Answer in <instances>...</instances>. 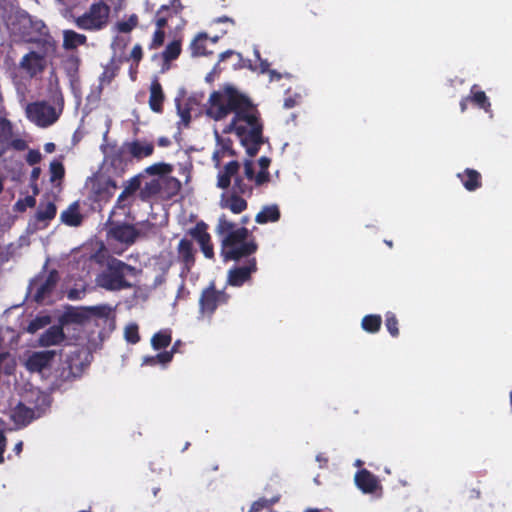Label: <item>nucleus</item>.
Masks as SVG:
<instances>
[{
    "mask_svg": "<svg viewBox=\"0 0 512 512\" xmlns=\"http://www.w3.org/2000/svg\"><path fill=\"white\" fill-rule=\"evenodd\" d=\"M10 147H12L13 149L18 150V151H23L26 149L27 143L25 140H23L21 138H13V136L11 135Z\"/></svg>",
    "mask_w": 512,
    "mask_h": 512,
    "instance_id": "603ef678",
    "label": "nucleus"
},
{
    "mask_svg": "<svg viewBox=\"0 0 512 512\" xmlns=\"http://www.w3.org/2000/svg\"><path fill=\"white\" fill-rule=\"evenodd\" d=\"M356 486L363 493H374L380 488L379 480L376 476L366 469H362L355 474Z\"/></svg>",
    "mask_w": 512,
    "mask_h": 512,
    "instance_id": "dca6fc26",
    "label": "nucleus"
},
{
    "mask_svg": "<svg viewBox=\"0 0 512 512\" xmlns=\"http://www.w3.org/2000/svg\"><path fill=\"white\" fill-rule=\"evenodd\" d=\"M235 54L234 51L232 50H227L225 52H222L220 55H219V61H224L226 60L228 57H230L231 55Z\"/></svg>",
    "mask_w": 512,
    "mask_h": 512,
    "instance_id": "e2e57ef3",
    "label": "nucleus"
},
{
    "mask_svg": "<svg viewBox=\"0 0 512 512\" xmlns=\"http://www.w3.org/2000/svg\"><path fill=\"white\" fill-rule=\"evenodd\" d=\"M253 53L256 60L259 62V65H254L251 60H246L244 61L243 64L244 67H247L251 71H259L261 74L268 72L270 76V81L279 80L281 78V75L277 71L269 70V62L266 59L261 58L260 52L257 47H254Z\"/></svg>",
    "mask_w": 512,
    "mask_h": 512,
    "instance_id": "aec40b11",
    "label": "nucleus"
},
{
    "mask_svg": "<svg viewBox=\"0 0 512 512\" xmlns=\"http://www.w3.org/2000/svg\"><path fill=\"white\" fill-rule=\"evenodd\" d=\"M110 7L104 2L93 3L87 11L75 19L78 28L87 31H99L109 22Z\"/></svg>",
    "mask_w": 512,
    "mask_h": 512,
    "instance_id": "0eeeda50",
    "label": "nucleus"
},
{
    "mask_svg": "<svg viewBox=\"0 0 512 512\" xmlns=\"http://www.w3.org/2000/svg\"><path fill=\"white\" fill-rule=\"evenodd\" d=\"M124 337L127 342L136 344L139 341L138 326L135 323L128 324L124 329Z\"/></svg>",
    "mask_w": 512,
    "mask_h": 512,
    "instance_id": "ea45409f",
    "label": "nucleus"
},
{
    "mask_svg": "<svg viewBox=\"0 0 512 512\" xmlns=\"http://www.w3.org/2000/svg\"><path fill=\"white\" fill-rule=\"evenodd\" d=\"M58 281L56 271L34 278L28 286V296L39 304L50 302V296Z\"/></svg>",
    "mask_w": 512,
    "mask_h": 512,
    "instance_id": "6e6552de",
    "label": "nucleus"
},
{
    "mask_svg": "<svg viewBox=\"0 0 512 512\" xmlns=\"http://www.w3.org/2000/svg\"><path fill=\"white\" fill-rule=\"evenodd\" d=\"M89 310L96 316L99 317H109L112 313V309L108 305H99V306H92L89 308Z\"/></svg>",
    "mask_w": 512,
    "mask_h": 512,
    "instance_id": "a18cd8bd",
    "label": "nucleus"
},
{
    "mask_svg": "<svg viewBox=\"0 0 512 512\" xmlns=\"http://www.w3.org/2000/svg\"><path fill=\"white\" fill-rule=\"evenodd\" d=\"M215 22H216V23H231V24H233V23H234L233 19H231V18H230V17H228V16H221V17H218V18H216V19H215Z\"/></svg>",
    "mask_w": 512,
    "mask_h": 512,
    "instance_id": "680f3d73",
    "label": "nucleus"
},
{
    "mask_svg": "<svg viewBox=\"0 0 512 512\" xmlns=\"http://www.w3.org/2000/svg\"><path fill=\"white\" fill-rule=\"evenodd\" d=\"M244 174L245 177L256 184V175L254 169V162L252 160H246L244 162Z\"/></svg>",
    "mask_w": 512,
    "mask_h": 512,
    "instance_id": "49530a36",
    "label": "nucleus"
},
{
    "mask_svg": "<svg viewBox=\"0 0 512 512\" xmlns=\"http://www.w3.org/2000/svg\"><path fill=\"white\" fill-rule=\"evenodd\" d=\"M111 123H112V120L109 117H106V119H105V127L106 128H105V131L103 132V136H102L103 143L101 145V150L103 153H106V142H107L108 133L110 130Z\"/></svg>",
    "mask_w": 512,
    "mask_h": 512,
    "instance_id": "864d4df0",
    "label": "nucleus"
},
{
    "mask_svg": "<svg viewBox=\"0 0 512 512\" xmlns=\"http://www.w3.org/2000/svg\"><path fill=\"white\" fill-rule=\"evenodd\" d=\"M61 221L68 226H78L82 221L78 203H72L60 215Z\"/></svg>",
    "mask_w": 512,
    "mask_h": 512,
    "instance_id": "bb28decb",
    "label": "nucleus"
},
{
    "mask_svg": "<svg viewBox=\"0 0 512 512\" xmlns=\"http://www.w3.org/2000/svg\"><path fill=\"white\" fill-rule=\"evenodd\" d=\"M0 18L16 39L33 42L46 34L44 22L15 7L12 0H0Z\"/></svg>",
    "mask_w": 512,
    "mask_h": 512,
    "instance_id": "f03ea898",
    "label": "nucleus"
},
{
    "mask_svg": "<svg viewBox=\"0 0 512 512\" xmlns=\"http://www.w3.org/2000/svg\"><path fill=\"white\" fill-rule=\"evenodd\" d=\"M229 296L223 290H216L214 285L203 290L199 299L200 312L210 317L218 306L227 303Z\"/></svg>",
    "mask_w": 512,
    "mask_h": 512,
    "instance_id": "9b49d317",
    "label": "nucleus"
},
{
    "mask_svg": "<svg viewBox=\"0 0 512 512\" xmlns=\"http://www.w3.org/2000/svg\"><path fill=\"white\" fill-rule=\"evenodd\" d=\"M65 339L63 327L55 325L49 327L39 338V344L43 347H49L61 344Z\"/></svg>",
    "mask_w": 512,
    "mask_h": 512,
    "instance_id": "412c9836",
    "label": "nucleus"
},
{
    "mask_svg": "<svg viewBox=\"0 0 512 512\" xmlns=\"http://www.w3.org/2000/svg\"><path fill=\"white\" fill-rule=\"evenodd\" d=\"M280 218V210L276 204L263 206L257 213L255 221L258 224H266L268 222H277Z\"/></svg>",
    "mask_w": 512,
    "mask_h": 512,
    "instance_id": "393cba45",
    "label": "nucleus"
},
{
    "mask_svg": "<svg viewBox=\"0 0 512 512\" xmlns=\"http://www.w3.org/2000/svg\"><path fill=\"white\" fill-rule=\"evenodd\" d=\"M36 203V200L33 196H27L23 200H19L16 202V208L19 211L25 210L27 207H33Z\"/></svg>",
    "mask_w": 512,
    "mask_h": 512,
    "instance_id": "8fccbe9b",
    "label": "nucleus"
},
{
    "mask_svg": "<svg viewBox=\"0 0 512 512\" xmlns=\"http://www.w3.org/2000/svg\"><path fill=\"white\" fill-rule=\"evenodd\" d=\"M297 104H298L297 98L289 97V98H286L285 101H284V107L288 108V109L289 108H293Z\"/></svg>",
    "mask_w": 512,
    "mask_h": 512,
    "instance_id": "052dcab7",
    "label": "nucleus"
},
{
    "mask_svg": "<svg viewBox=\"0 0 512 512\" xmlns=\"http://www.w3.org/2000/svg\"><path fill=\"white\" fill-rule=\"evenodd\" d=\"M138 270L121 260L112 258L108 260L106 268L97 275L96 283L99 287L109 291H119L132 287L130 281L137 275Z\"/></svg>",
    "mask_w": 512,
    "mask_h": 512,
    "instance_id": "20e7f679",
    "label": "nucleus"
},
{
    "mask_svg": "<svg viewBox=\"0 0 512 512\" xmlns=\"http://www.w3.org/2000/svg\"><path fill=\"white\" fill-rule=\"evenodd\" d=\"M48 323H49V317H46V316L37 317L29 323L27 330L30 333H35L39 329L45 327Z\"/></svg>",
    "mask_w": 512,
    "mask_h": 512,
    "instance_id": "79ce46f5",
    "label": "nucleus"
},
{
    "mask_svg": "<svg viewBox=\"0 0 512 512\" xmlns=\"http://www.w3.org/2000/svg\"><path fill=\"white\" fill-rule=\"evenodd\" d=\"M382 325V317L378 314L365 315L361 320V328L370 334L377 333Z\"/></svg>",
    "mask_w": 512,
    "mask_h": 512,
    "instance_id": "c85d7f7f",
    "label": "nucleus"
},
{
    "mask_svg": "<svg viewBox=\"0 0 512 512\" xmlns=\"http://www.w3.org/2000/svg\"><path fill=\"white\" fill-rule=\"evenodd\" d=\"M163 100L162 86L157 79H154L150 86L149 106L151 110L157 113L161 112Z\"/></svg>",
    "mask_w": 512,
    "mask_h": 512,
    "instance_id": "5701e85b",
    "label": "nucleus"
},
{
    "mask_svg": "<svg viewBox=\"0 0 512 512\" xmlns=\"http://www.w3.org/2000/svg\"><path fill=\"white\" fill-rule=\"evenodd\" d=\"M140 232L130 224H112L108 231L111 240H115L125 246L132 245L139 237Z\"/></svg>",
    "mask_w": 512,
    "mask_h": 512,
    "instance_id": "4468645a",
    "label": "nucleus"
},
{
    "mask_svg": "<svg viewBox=\"0 0 512 512\" xmlns=\"http://www.w3.org/2000/svg\"><path fill=\"white\" fill-rule=\"evenodd\" d=\"M216 233L221 237L222 254L227 260H239L257 250L255 241L249 239L248 229L237 227L225 215L219 217Z\"/></svg>",
    "mask_w": 512,
    "mask_h": 512,
    "instance_id": "7ed1b4c3",
    "label": "nucleus"
},
{
    "mask_svg": "<svg viewBox=\"0 0 512 512\" xmlns=\"http://www.w3.org/2000/svg\"><path fill=\"white\" fill-rule=\"evenodd\" d=\"M22 448H23V442L22 441H18L14 448H13V451L16 453V455H19L22 451Z\"/></svg>",
    "mask_w": 512,
    "mask_h": 512,
    "instance_id": "338daca9",
    "label": "nucleus"
},
{
    "mask_svg": "<svg viewBox=\"0 0 512 512\" xmlns=\"http://www.w3.org/2000/svg\"><path fill=\"white\" fill-rule=\"evenodd\" d=\"M11 124L6 119H0V156L10 147Z\"/></svg>",
    "mask_w": 512,
    "mask_h": 512,
    "instance_id": "c756f323",
    "label": "nucleus"
},
{
    "mask_svg": "<svg viewBox=\"0 0 512 512\" xmlns=\"http://www.w3.org/2000/svg\"><path fill=\"white\" fill-rule=\"evenodd\" d=\"M178 257L184 263V269L189 271L194 263V254L191 241L187 239L180 240L178 244Z\"/></svg>",
    "mask_w": 512,
    "mask_h": 512,
    "instance_id": "a878e982",
    "label": "nucleus"
},
{
    "mask_svg": "<svg viewBox=\"0 0 512 512\" xmlns=\"http://www.w3.org/2000/svg\"><path fill=\"white\" fill-rule=\"evenodd\" d=\"M164 32L160 29H157L155 32H154V36H153V46H160L163 41H164Z\"/></svg>",
    "mask_w": 512,
    "mask_h": 512,
    "instance_id": "bf43d9fd",
    "label": "nucleus"
},
{
    "mask_svg": "<svg viewBox=\"0 0 512 512\" xmlns=\"http://www.w3.org/2000/svg\"><path fill=\"white\" fill-rule=\"evenodd\" d=\"M50 180L52 182H55L57 180H60L64 176V167L61 161L59 160H53L50 163Z\"/></svg>",
    "mask_w": 512,
    "mask_h": 512,
    "instance_id": "58836bf2",
    "label": "nucleus"
},
{
    "mask_svg": "<svg viewBox=\"0 0 512 512\" xmlns=\"http://www.w3.org/2000/svg\"><path fill=\"white\" fill-rule=\"evenodd\" d=\"M19 66L30 77H33L44 70L46 59L43 54L31 51L22 57Z\"/></svg>",
    "mask_w": 512,
    "mask_h": 512,
    "instance_id": "2eb2a0df",
    "label": "nucleus"
},
{
    "mask_svg": "<svg viewBox=\"0 0 512 512\" xmlns=\"http://www.w3.org/2000/svg\"><path fill=\"white\" fill-rule=\"evenodd\" d=\"M456 176L469 192H474L482 186V176L475 169L466 168L464 171L457 173Z\"/></svg>",
    "mask_w": 512,
    "mask_h": 512,
    "instance_id": "a211bd4d",
    "label": "nucleus"
},
{
    "mask_svg": "<svg viewBox=\"0 0 512 512\" xmlns=\"http://www.w3.org/2000/svg\"><path fill=\"white\" fill-rule=\"evenodd\" d=\"M138 23V17L135 14L129 16L127 20H122L117 22L116 30L121 33H129L131 32Z\"/></svg>",
    "mask_w": 512,
    "mask_h": 512,
    "instance_id": "f704fd0d",
    "label": "nucleus"
},
{
    "mask_svg": "<svg viewBox=\"0 0 512 512\" xmlns=\"http://www.w3.org/2000/svg\"><path fill=\"white\" fill-rule=\"evenodd\" d=\"M469 102H470V99H468V96H466L465 98H463L460 101V109H461L462 112L466 111L467 105H468Z\"/></svg>",
    "mask_w": 512,
    "mask_h": 512,
    "instance_id": "69168bd1",
    "label": "nucleus"
},
{
    "mask_svg": "<svg viewBox=\"0 0 512 512\" xmlns=\"http://www.w3.org/2000/svg\"><path fill=\"white\" fill-rule=\"evenodd\" d=\"M277 501L278 497H273L271 499L260 498L252 503L249 512H261L265 509H269Z\"/></svg>",
    "mask_w": 512,
    "mask_h": 512,
    "instance_id": "c9c22d12",
    "label": "nucleus"
},
{
    "mask_svg": "<svg viewBox=\"0 0 512 512\" xmlns=\"http://www.w3.org/2000/svg\"><path fill=\"white\" fill-rule=\"evenodd\" d=\"M173 358V351H165L155 356H145L142 365L155 366L157 364L166 365Z\"/></svg>",
    "mask_w": 512,
    "mask_h": 512,
    "instance_id": "2f4dec72",
    "label": "nucleus"
},
{
    "mask_svg": "<svg viewBox=\"0 0 512 512\" xmlns=\"http://www.w3.org/2000/svg\"><path fill=\"white\" fill-rule=\"evenodd\" d=\"M85 294V288L83 285H77L76 287L70 289L67 293V297L70 300H79L81 299Z\"/></svg>",
    "mask_w": 512,
    "mask_h": 512,
    "instance_id": "de8ad7c7",
    "label": "nucleus"
},
{
    "mask_svg": "<svg viewBox=\"0 0 512 512\" xmlns=\"http://www.w3.org/2000/svg\"><path fill=\"white\" fill-rule=\"evenodd\" d=\"M190 234L199 244H204L205 241H210V235L206 232V226L203 223L197 224L195 228L191 229Z\"/></svg>",
    "mask_w": 512,
    "mask_h": 512,
    "instance_id": "4c0bfd02",
    "label": "nucleus"
},
{
    "mask_svg": "<svg viewBox=\"0 0 512 512\" xmlns=\"http://www.w3.org/2000/svg\"><path fill=\"white\" fill-rule=\"evenodd\" d=\"M29 121L41 128L53 125L62 113V104L52 105L46 101L30 103L25 108Z\"/></svg>",
    "mask_w": 512,
    "mask_h": 512,
    "instance_id": "423d86ee",
    "label": "nucleus"
},
{
    "mask_svg": "<svg viewBox=\"0 0 512 512\" xmlns=\"http://www.w3.org/2000/svg\"><path fill=\"white\" fill-rule=\"evenodd\" d=\"M9 417L17 428H21L28 425L35 415L33 409L19 403L10 410Z\"/></svg>",
    "mask_w": 512,
    "mask_h": 512,
    "instance_id": "f3484780",
    "label": "nucleus"
},
{
    "mask_svg": "<svg viewBox=\"0 0 512 512\" xmlns=\"http://www.w3.org/2000/svg\"><path fill=\"white\" fill-rule=\"evenodd\" d=\"M206 38L205 35L203 34H200L198 35L195 40L192 42V50H193V54L194 55H203L205 54V51H204V48L202 47L201 45V41L204 40Z\"/></svg>",
    "mask_w": 512,
    "mask_h": 512,
    "instance_id": "09e8293b",
    "label": "nucleus"
},
{
    "mask_svg": "<svg viewBox=\"0 0 512 512\" xmlns=\"http://www.w3.org/2000/svg\"><path fill=\"white\" fill-rule=\"evenodd\" d=\"M468 99L474 106L487 113L490 118L493 117L491 102L486 93L479 89L478 85L475 84L471 87Z\"/></svg>",
    "mask_w": 512,
    "mask_h": 512,
    "instance_id": "6ab92c4d",
    "label": "nucleus"
},
{
    "mask_svg": "<svg viewBox=\"0 0 512 512\" xmlns=\"http://www.w3.org/2000/svg\"><path fill=\"white\" fill-rule=\"evenodd\" d=\"M181 52V43L178 40H174L169 43L166 49L163 51V58L166 63L176 59Z\"/></svg>",
    "mask_w": 512,
    "mask_h": 512,
    "instance_id": "72a5a7b5",
    "label": "nucleus"
},
{
    "mask_svg": "<svg viewBox=\"0 0 512 512\" xmlns=\"http://www.w3.org/2000/svg\"><path fill=\"white\" fill-rule=\"evenodd\" d=\"M44 151L46 153H52L55 151V144L52 142H48L44 145Z\"/></svg>",
    "mask_w": 512,
    "mask_h": 512,
    "instance_id": "0e129e2a",
    "label": "nucleus"
},
{
    "mask_svg": "<svg viewBox=\"0 0 512 512\" xmlns=\"http://www.w3.org/2000/svg\"><path fill=\"white\" fill-rule=\"evenodd\" d=\"M171 342V333L167 330L159 331L153 335L151 345L155 350L167 347Z\"/></svg>",
    "mask_w": 512,
    "mask_h": 512,
    "instance_id": "473e14b6",
    "label": "nucleus"
},
{
    "mask_svg": "<svg viewBox=\"0 0 512 512\" xmlns=\"http://www.w3.org/2000/svg\"><path fill=\"white\" fill-rule=\"evenodd\" d=\"M271 163L270 158L263 156L258 160V166L260 168L259 172L256 175V186H261L270 180V174L268 172V167Z\"/></svg>",
    "mask_w": 512,
    "mask_h": 512,
    "instance_id": "7c9ffc66",
    "label": "nucleus"
},
{
    "mask_svg": "<svg viewBox=\"0 0 512 512\" xmlns=\"http://www.w3.org/2000/svg\"><path fill=\"white\" fill-rule=\"evenodd\" d=\"M201 247V250L205 257L212 258L213 257V247L210 244V241H205L204 244H199Z\"/></svg>",
    "mask_w": 512,
    "mask_h": 512,
    "instance_id": "4d7b16f0",
    "label": "nucleus"
},
{
    "mask_svg": "<svg viewBox=\"0 0 512 512\" xmlns=\"http://www.w3.org/2000/svg\"><path fill=\"white\" fill-rule=\"evenodd\" d=\"M238 169L239 163L237 161L232 160L225 164L224 169L218 173L217 186L221 189L228 188L231 177L237 173Z\"/></svg>",
    "mask_w": 512,
    "mask_h": 512,
    "instance_id": "4be33fe9",
    "label": "nucleus"
},
{
    "mask_svg": "<svg viewBox=\"0 0 512 512\" xmlns=\"http://www.w3.org/2000/svg\"><path fill=\"white\" fill-rule=\"evenodd\" d=\"M130 57L138 63L142 58V48L140 45H135L130 53Z\"/></svg>",
    "mask_w": 512,
    "mask_h": 512,
    "instance_id": "13d9d810",
    "label": "nucleus"
},
{
    "mask_svg": "<svg viewBox=\"0 0 512 512\" xmlns=\"http://www.w3.org/2000/svg\"><path fill=\"white\" fill-rule=\"evenodd\" d=\"M251 191V187L242 184V180L236 178L233 186V193H222L220 199L221 208L229 209L235 214L241 213L246 209L247 203L243 198L237 196V194L250 195Z\"/></svg>",
    "mask_w": 512,
    "mask_h": 512,
    "instance_id": "1a4fd4ad",
    "label": "nucleus"
},
{
    "mask_svg": "<svg viewBox=\"0 0 512 512\" xmlns=\"http://www.w3.org/2000/svg\"><path fill=\"white\" fill-rule=\"evenodd\" d=\"M41 158H42V155H41L40 151L29 150V152L27 153V156H26V161L30 165H35L40 162Z\"/></svg>",
    "mask_w": 512,
    "mask_h": 512,
    "instance_id": "3c124183",
    "label": "nucleus"
},
{
    "mask_svg": "<svg viewBox=\"0 0 512 512\" xmlns=\"http://www.w3.org/2000/svg\"><path fill=\"white\" fill-rule=\"evenodd\" d=\"M171 171V167L165 163L153 164L146 168V172L151 175L166 174Z\"/></svg>",
    "mask_w": 512,
    "mask_h": 512,
    "instance_id": "37998d69",
    "label": "nucleus"
},
{
    "mask_svg": "<svg viewBox=\"0 0 512 512\" xmlns=\"http://www.w3.org/2000/svg\"><path fill=\"white\" fill-rule=\"evenodd\" d=\"M215 138L217 141L218 146H221L219 149L215 150L213 153V161L215 163V166L218 168L220 166L221 160L225 158L226 156H232V150L230 148V142L229 140L223 139L219 135V131L216 128L214 130Z\"/></svg>",
    "mask_w": 512,
    "mask_h": 512,
    "instance_id": "b1692460",
    "label": "nucleus"
},
{
    "mask_svg": "<svg viewBox=\"0 0 512 512\" xmlns=\"http://www.w3.org/2000/svg\"><path fill=\"white\" fill-rule=\"evenodd\" d=\"M177 111H178V115L180 116L181 118V122L187 126L190 122V112L189 110L187 109H182L179 105V103H177Z\"/></svg>",
    "mask_w": 512,
    "mask_h": 512,
    "instance_id": "5fc2aeb1",
    "label": "nucleus"
},
{
    "mask_svg": "<svg viewBox=\"0 0 512 512\" xmlns=\"http://www.w3.org/2000/svg\"><path fill=\"white\" fill-rule=\"evenodd\" d=\"M158 144L161 147H166L170 144V140L166 137H161L158 139Z\"/></svg>",
    "mask_w": 512,
    "mask_h": 512,
    "instance_id": "774afa93",
    "label": "nucleus"
},
{
    "mask_svg": "<svg viewBox=\"0 0 512 512\" xmlns=\"http://www.w3.org/2000/svg\"><path fill=\"white\" fill-rule=\"evenodd\" d=\"M256 271V259L254 257L248 258L243 264L236 265L228 271L227 283L234 287H240L249 281L251 275Z\"/></svg>",
    "mask_w": 512,
    "mask_h": 512,
    "instance_id": "f8f14e48",
    "label": "nucleus"
},
{
    "mask_svg": "<svg viewBox=\"0 0 512 512\" xmlns=\"http://www.w3.org/2000/svg\"><path fill=\"white\" fill-rule=\"evenodd\" d=\"M168 9H169V8H168L167 6L163 5V6L161 7V9L159 10V12H158V17H157V19H156L157 29L162 30V28L166 25V23H167V19H166L165 17L160 16V14H161L162 12H164V11L168 10Z\"/></svg>",
    "mask_w": 512,
    "mask_h": 512,
    "instance_id": "6e6d98bb",
    "label": "nucleus"
},
{
    "mask_svg": "<svg viewBox=\"0 0 512 512\" xmlns=\"http://www.w3.org/2000/svg\"><path fill=\"white\" fill-rule=\"evenodd\" d=\"M385 326L392 337L399 335L398 320L393 312L385 314Z\"/></svg>",
    "mask_w": 512,
    "mask_h": 512,
    "instance_id": "e433bc0d",
    "label": "nucleus"
},
{
    "mask_svg": "<svg viewBox=\"0 0 512 512\" xmlns=\"http://www.w3.org/2000/svg\"><path fill=\"white\" fill-rule=\"evenodd\" d=\"M154 144L144 139H135L124 142L110 157L115 173L121 174L133 160L140 161L153 154Z\"/></svg>",
    "mask_w": 512,
    "mask_h": 512,
    "instance_id": "39448f33",
    "label": "nucleus"
},
{
    "mask_svg": "<svg viewBox=\"0 0 512 512\" xmlns=\"http://www.w3.org/2000/svg\"><path fill=\"white\" fill-rule=\"evenodd\" d=\"M55 356L54 350L33 351L27 355L24 365L29 372L44 375L51 369Z\"/></svg>",
    "mask_w": 512,
    "mask_h": 512,
    "instance_id": "9d476101",
    "label": "nucleus"
},
{
    "mask_svg": "<svg viewBox=\"0 0 512 512\" xmlns=\"http://www.w3.org/2000/svg\"><path fill=\"white\" fill-rule=\"evenodd\" d=\"M135 200V196L127 192L122 191L117 199L115 209H126Z\"/></svg>",
    "mask_w": 512,
    "mask_h": 512,
    "instance_id": "a19ab883",
    "label": "nucleus"
},
{
    "mask_svg": "<svg viewBox=\"0 0 512 512\" xmlns=\"http://www.w3.org/2000/svg\"><path fill=\"white\" fill-rule=\"evenodd\" d=\"M140 185V178L138 176H135L125 183L123 191L135 196V193L140 188Z\"/></svg>",
    "mask_w": 512,
    "mask_h": 512,
    "instance_id": "c03bdc74",
    "label": "nucleus"
},
{
    "mask_svg": "<svg viewBox=\"0 0 512 512\" xmlns=\"http://www.w3.org/2000/svg\"><path fill=\"white\" fill-rule=\"evenodd\" d=\"M86 39L84 34L77 33L73 30L63 31V47L67 50L75 49L85 44Z\"/></svg>",
    "mask_w": 512,
    "mask_h": 512,
    "instance_id": "cd10ccee",
    "label": "nucleus"
},
{
    "mask_svg": "<svg viewBox=\"0 0 512 512\" xmlns=\"http://www.w3.org/2000/svg\"><path fill=\"white\" fill-rule=\"evenodd\" d=\"M56 215V206L50 199L41 201L29 227L33 230L44 229Z\"/></svg>",
    "mask_w": 512,
    "mask_h": 512,
    "instance_id": "ddd939ff",
    "label": "nucleus"
},
{
    "mask_svg": "<svg viewBox=\"0 0 512 512\" xmlns=\"http://www.w3.org/2000/svg\"><path fill=\"white\" fill-rule=\"evenodd\" d=\"M208 103L207 115L215 121L233 114L231 121L222 127L221 132L234 133L246 153L250 157L255 156L264 143L263 125L258 110L250 99L232 85H225L210 94Z\"/></svg>",
    "mask_w": 512,
    "mask_h": 512,
    "instance_id": "f257e3e1",
    "label": "nucleus"
}]
</instances>
